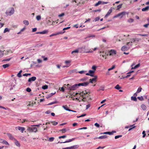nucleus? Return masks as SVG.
Segmentation results:
<instances>
[{
	"label": "nucleus",
	"instance_id": "58836bf2",
	"mask_svg": "<svg viewBox=\"0 0 149 149\" xmlns=\"http://www.w3.org/2000/svg\"><path fill=\"white\" fill-rule=\"evenodd\" d=\"M128 22L130 23L134 21V19L132 18H130L127 20Z\"/></svg>",
	"mask_w": 149,
	"mask_h": 149
},
{
	"label": "nucleus",
	"instance_id": "b1692460",
	"mask_svg": "<svg viewBox=\"0 0 149 149\" xmlns=\"http://www.w3.org/2000/svg\"><path fill=\"white\" fill-rule=\"evenodd\" d=\"M149 9V6H147L145 8L142 9V10L143 11H146L148 10Z\"/></svg>",
	"mask_w": 149,
	"mask_h": 149
},
{
	"label": "nucleus",
	"instance_id": "473e14b6",
	"mask_svg": "<svg viewBox=\"0 0 149 149\" xmlns=\"http://www.w3.org/2000/svg\"><path fill=\"white\" fill-rule=\"evenodd\" d=\"M122 5H123V4H120V5L118 6H117V8L116 10H118L119 9H120V8H121L122 7Z\"/></svg>",
	"mask_w": 149,
	"mask_h": 149
},
{
	"label": "nucleus",
	"instance_id": "09e8293b",
	"mask_svg": "<svg viewBox=\"0 0 149 149\" xmlns=\"http://www.w3.org/2000/svg\"><path fill=\"white\" fill-rule=\"evenodd\" d=\"M66 137V136L65 135H64L62 136H61L58 137L59 139H61V138H64Z\"/></svg>",
	"mask_w": 149,
	"mask_h": 149
},
{
	"label": "nucleus",
	"instance_id": "4be33fe9",
	"mask_svg": "<svg viewBox=\"0 0 149 149\" xmlns=\"http://www.w3.org/2000/svg\"><path fill=\"white\" fill-rule=\"evenodd\" d=\"M47 33V31H44L42 32H36V34H45Z\"/></svg>",
	"mask_w": 149,
	"mask_h": 149
},
{
	"label": "nucleus",
	"instance_id": "dca6fc26",
	"mask_svg": "<svg viewBox=\"0 0 149 149\" xmlns=\"http://www.w3.org/2000/svg\"><path fill=\"white\" fill-rule=\"evenodd\" d=\"M112 8H111L109 10L107 14L105 15V17H107L112 12Z\"/></svg>",
	"mask_w": 149,
	"mask_h": 149
},
{
	"label": "nucleus",
	"instance_id": "2eb2a0df",
	"mask_svg": "<svg viewBox=\"0 0 149 149\" xmlns=\"http://www.w3.org/2000/svg\"><path fill=\"white\" fill-rule=\"evenodd\" d=\"M36 79V77H33L29 78L28 80L29 82H31V81H34Z\"/></svg>",
	"mask_w": 149,
	"mask_h": 149
},
{
	"label": "nucleus",
	"instance_id": "c756f323",
	"mask_svg": "<svg viewBox=\"0 0 149 149\" xmlns=\"http://www.w3.org/2000/svg\"><path fill=\"white\" fill-rule=\"evenodd\" d=\"M10 29H9L8 28H6L4 31L3 33H5L6 32H10Z\"/></svg>",
	"mask_w": 149,
	"mask_h": 149
},
{
	"label": "nucleus",
	"instance_id": "5fc2aeb1",
	"mask_svg": "<svg viewBox=\"0 0 149 149\" xmlns=\"http://www.w3.org/2000/svg\"><path fill=\"white\" fill-rule=\"evenodd\" d=\"M26 91L28 92H30L31 91V89L29 88H27L26 89Z\"/></svg>",
	"mask_w": 149,
	"mask_h": 149
},
{
	"label": "nucleus",
	"instance_id": "ea45409f",
	"mask_svg": "<svg viewBox=\"0 0 149 149\" xmlns=\"http://www.w3.org/2000/svg\"><path fill=\"white\" fill-rule=\"evenodd\" d=\"M102 3V2L100 1H99L97 3H96L95 4V6H97L98 5H99V4H100Z\"/></svg>",
	"mask_w": 149,
	"mask_h": 149
},
{
	"label": "nucleus",
	"instance_id": "6ab92c4d",
	"mask_svg": "<svg viewBox=\"0 0 149 149\" xmlns=\"http://www.w3.org/2000/svg\"><path fill=\"white\" fill-rule=\"evenodd\" d=\"M133 72H134V71H130L127 73L128 74L126 76L124 77L123 78H127L128 77L130 76V74Z\"/></svg>",
	"mask_w": 149,
	"mask_h": 149
},
{
	"label": "nucleus",
	"instance_id": "4468645a",
	"mask_svg": "<svg viewBox=\"0 0 149 149\" xmlns=\"http://www.w3.org/2000/svg\"><path fill=\"white\" fill-rule=\"evenodd\" d=\"M129 48L130 47H126L125 46H124L122 47L121 50L123 51H127Z\"/></svg>",
	"mask_w": 149,
	"mask_h": 149
},
{
	"label": "nucleus",
	"instance_id": "6e6552de",
	"mask_svg": "<svg viewBox=\"0 0 149 149\" xmlns=\"http://www.w3.org/2000/svg\"><path fill=\"white\" fill-rule=\"evenodd\" d=\"M100 56H102L103 58H104L105 59L106 58V57L108 55L107 54H106V53L104 52H100Z\"/></svg>",
	"mask_w": 149,
	"mask_h": 149
},
{
	"label": "nucleus",
	"instance_id": "1a4fd4ad",
	"mask_svg": "<svg viewBox=\"0 0 149 149\" xmlns=\"http://www.w3.org/2000/svg\"><path fill=\"white\" fill-rule=\"evenodd\" d=\"M89 82H85L83 83H79L77 84L78 87L80 86H86L89 84Z\"/></svg>",
	"mask_w": 149,
	"mask_h": 149
},
{
	"label": "nucleus",
	"instance_id": "c03bdc74",
	"mask_svg": "<svg viewBox=\"0 0 149 149\" xmlns=\"http://www.w3.org/2000/svg\"><path fill=\"white\" fill-rule=\"evenodd\" d=\"M52 123V124L54 125H56L58 124V122H56L55 121H53L50 122Z\"/></svg>",
	"mask_w": 149,
	"mask_h": 149
},
{
	"label": "nucleus",
	"instance_id": "f03ea898",
	"mask_svg": "<svg viewBox=\"0 0 149 149\" xmlns=\"http://www.w3.org/2000/svg\"><path fill=\"white\" fill-rule=\"evenodd\" d=\"M64 86L65 88L70 91L74 90H76L78 88V86L77 84H76L73 85L71 86L69 84H68L67 85L65 84Z\"/></svg>",
	"mask_w": 149,
	"mask_h": 149
},
{
	"label": "nucleus",
	"instance_id": "3c124183",
	"mask_svg": "<svg viewBox=\"0 0 149 149\" xmlns=\"http://www.w3.org/2000/svg\"><path fill=\"white\" fill-rule=\"evenodd\" d=\"M142 134H143V137L144 138L146 136V134L145 133V132L144 131H143L142 132Z\"/></svg>",
	"mask_w": 149,
	"mask_h": 149
},
{
	"label": "nucleus",
	"instance_id": "9d476101",
	"mask_svg": "<svg viewBox=\"0 0 149 149\" xmlns=\"http://www.w3.org/2000/svg\"><path fill=\"white\" fill-rule=\"evenodd\" d=\"M95 72V71L90 70L89 71L88 73H87L86 74V75H87L90 76L91 77L94 76L93 74Z\"/></svg>",
	"mask_w": 149,
	"mask_h": 149
},
{
	"label": "nucleus",
	"instance_id": "864d4df0",
	"mask_svg": "<svg viewBox=\"0 0 149 149\" xmlns=\"http://www.w3.org/2000/svg\"><path fill=\"white\" fill-rule=\"evenodd\" d=\"M136 126H134V125L131 128H130L129 130H128V131H130L131 130H132V129H134V128L136 127Z\"/></svg>",
	"mask_w": 149,
	"mask_h": 149
},
{
	"label": "nucleus",
	"instance_id": "8fccbe9b",
	"mask_svg": "<svg viewBox=\"0 0 149 149\" xmlns=\"http://www.w3.org/2000/svg\"><path fill=\"white\" fill-rule=\"evenodd\" d=\"M96 68L97 67L95 65H93L92 67V69L94 70V71L96 70Z\"/></svg>",
	"mask_w": 149,
	"mask_h": 149
},
{
	"label": "nucleus",
	"instance_id": "c9c22d12",
	"mask_svg": "<svg viewBox=\"0 0 149 149\" xmlns=\"http://www.w3.org/2000/svg\"><path fill=\"white\" fill-rule=\"evenodd\" d=\"M140 66V64L139 63L135 65L134 67H132V69H136L138 68Z\"/></svg>",
	"mask_w": 149,
	"mask_h": 149
},
{
	"label": "nucleus",
	"instance_id": "f3484780",
	"mask_svg": "<svg viewBox=\"0 0 149 149\" xmlns=\"http://www.w3.org/2000/svg\"><path fill=\"white\" fill-rule=\"evenodd\" d=\"M75 139V138H72V139H69V140H68V141H66L64 142H58L59 143H68V142H71V141H73L74 139Z\"/></svg>",
	"mask_w": 149,
	"mask_h": 149
},
{
	"label": "nucleus",
	"instance_id": "0e129e2a",
	"mask_svg": "<svg viewBox=\"0 0 149 149\" xmlns=\"http://www.w3.org/2000/svg\"><path fill=\"white\" fill-rule=\"evenodd\" d=\"M61 33H62V32H59V33H54V36H56L58 35L59 34H61Z\"/></svg>",
	"mask_w": 149,
	"mask_h": 149
},
{
	"label": "nucleus",
	"instance_id": "39448f33",
	"mask_svg": "<svg viewBox=\"0 0 149 149\" xmlns=\"http://www.w3.org/2000/svg\"><path fill=\"white\" fill-rule=\"evenodd\" d=\"M27 130L30 132H36L37 131V128L36 127L31 126L28 128Z\"/></svg>",
	"mask_w": 149,
	"mask_h": 149
},
{
	"label": "nucleus",
	"instance_id": "a878e982",
	"mask_svg": "<svg viewBox=\"0 0 149 149\" xmlns=\"http://www.w3.org/2000/svg\"><path fill=\"white\" fill-rule=\"evenodd\" d=\"M62 107L66 110L68 111H71V110L70 109H69L67 108V107H66L65 106L63 105L62 106Z\"/></svg>",
	"mask_w": 149,
	"mask_h": 149
},
{
	"label": "nucleus",
	"instance_id": "603ef678",
	"mask_svg": "<svg viewBox=\"0 0 149 149\" xmlns=\"http://www.w3.org/2000/svg\"><path fill=\"white\" fill-rule=\"evenodd\" d=\"M52 96V95L50 93L47 95V96L46 97V98L47 99H48V98Z\"/></svg>",
	"mask_w": 149,
	"mask_h": 149
},
{
	"label": "nucleus",
	"instance_id": "79ce46f5",
	"mask_svg": "<svg viewBox=\"0 0 149 149\" xmlns=\"http://www.w3.org/2000/svg\"><path fill=\"white\" fill-rule=\"evenodd\" d=\"M60 131H61L62 133H65L66 131L65 129H63L62 130H60Z\"/></svg>",
	"mask_w": 149,
	"mask_h": 149
},
{
	"label": "nucleus",
	"instance_id": "69168bd1",
	"mask_svg": "<svg viewBox=\"0 0 149 149\" xmlns=\"http://www.w3.org/2000/svg\"><path fill=\"white\" fill-rule=\"evenodd\" d=\"M78 72L80 74H82L85 73V72L84 71H81Z\"/></svg>",
	"mask_w": 149,
	"mask_h": 149
},
{
	"label": "nucleus",
	"instance_id": "bb28decb",
	"mask_svg": "<svg viewBox=\"0 0 149 149\" xmlns=\"http://www.w3.org/2000/svg\"><path fill=\"white\" fill-rule=\"evenodd\" d=\"M10 65V64H4L3 65V67L4 68H6L8 67Z\"/></svg>",
	"mask_w": 149,
	"mask_h": 149
},
{
	"label": "nucleus",
	"instance_id": "774afa93",
	"mask_svg": "<svg viewBox=\"0 0 149 149\" xmlns=\"http://www.w3.org/2000/svg\"><path fill=\"white\" fill-rule=\"evenodd\" d=\"M37 61L38 63H41L42 62V61L41 60H40L39 59H38V60H37Z\"/></svg>",
	"mask_w": 149,
	"mask_h": 149
},
{
	"label": "nucleus",
	"instance_id": "13d9d810",
	"mask_svg": "<svg viewBox=\"0 0 149 149\" xmlns=\"http://www.w3.org/2000/svg\"><path fill=\"white\" fill-rule=\"evenodd\" d=\"M71 61L70 60H68V61H65V63L66 64H68V63H69L71 62Z\"/></svg>",
	"mask_w": 149,
	"mask_h": 149
},
{
	"label": "nucleus",
	"instance_id": "bf43d9fd",
	"mask_svg": "<svg viewBox=\"0 0 149 149\" xmlns=\"http://www.w3.org/2000/svg\"><path fill=\"white\" fill-rule=\"evenodd\" d=\"M10 59H11V58H7V59L3 60V61H10Z\"/></svg>",
	"mask_w": 149,
	"mask_h": 149
},
{
	"label": "nucleus",
	"instance_id": "72a5a7b5",
	"mask_svg": "<svg viewBox=\"0 0 149 149\" xmlns=\"http://www.w3.org/2000/svg\"><path fill=\"white\" fill-rule=\"evenodd\" d=\"M137 98L140 101H143L144 100V98L142 96L138 97Z\"/></svg>",
	"mask_w": 149,
	"mask_h": 149
},
{
	"label": "nucleus",
	"instance_id": "9b49d317",
	"mask_svg": "<svg viewBox=\"0 0 149 149\" xmlns=\"http://www.w3.org/2000/svg\"><path fill=\"white\" fill-rule=\"evenodd\" d=\"M109 55H113L116 54V52L115 50H111L109 52Z\"/></svg>",
	"mask_w": 149,
	"mask_h": 149
},
{
	"label": "nucleus",
	"instance_id": "aec40b11",
	"mask_svg": "<svg viewBox=\"0 0 149 149\" xmlns=\"http://www.w3.org/2000/svg\"><path fill=\"white\" fill-rule=\"evenodd\" d=\"M74 1L76 3H79L83 4L84 3L82 0H75Z\"/></svg>",
	"mask_w": 149,
	"mask_h": 149
},
{
	"label": "nucleus",
	"instance_id": "4c0bfd02",
	"mask_svg": "<svg viewBox=\"0 0 149 149\" xmlns=\"http://www.w3.org/2000/svg\"><path fill=\"white\" fill-rule=\"evenodd\" d=\"M36 19L38 21L40 20L41 19V17L40 15H38L36 17Z\"/></svg>",
	"mask_w": 149,
	"mask_h": 149
},
{
	"label": "nucleus",
	"instance_id": "cd10ccee",
	"mask_svg": "<svg viewBox=\"0 0 149 149\" xmlns=\"http://www.w3.org/2000/svg\"><path fill=\"white\" fill-rule=\"evenodd\" d=\"M23 23L26 25H28L29 24V21L27 20H25L23 21Z\"/></svg>",
	"mask_w": 149,
	"mask_h": 149
},
{
	"label": "nucleus",
	"instance_id": "412c9836",
	"mask_svg": "<svg viewBox=\"0 0 149 149\" xmlns=\"http://www.w3.org/2000/svg\"><path fill=\"white\" fill-rule=\"evenodd\" d=\"M25 130V128L24 127L19 126V130H20L22 133H23Z\"/></svg>",
	"mask_w": 149,
	"mask_h": 149
},
{
	"label": "nucleus",
	"instance_id": "7ed1b4c3",
	"mask_svg": "<svg viewBox=\"0 0 149 149\" xmlns=\"http://www.w3.org/2000/svg\"><path fill=\"white\" fill-rule=\"evenodd\" d=\"M79 49L80 50V53H91L93 52L92 50L90 49L89 50H88L86 48L85 46L84 45L82 47L79 48Z\"/></svg>",
	"mask_w": 149,
	"mask_h": 149
},
{
	"label": "nucleus",
	"instance_id": "49530a36",
	"mask_svg": "<svg viewBox=\"0 0 149 149\" xmlns=\"http://www.w3.org/2000/svg\"><path fill=\"white\" fill-rule=\"evenodd\" d=\"M48 86L47 85H45L42 86V88L44 89H47Z\"/></svg>",
	"mask_w": 149,
	"mask_h": 149
},
{
	"label": "nucleus",
	"instance_id": "de8ad7c7",
	"mask_svg": "<svg viewBox=\"0 0 149 149\" xmlns=\"http://www.w3.org/2000/svg\"><path fill=\"white\" fill-rule=\"evenodd\" d=\"M115 68V66L113 65L111 68H109L108 69V71H110L111 70H113Z\"/></svg>",
	"mask_w": 149,
	"mask_h": 149
},
{
	"label": "nucleus",
	"instance_id": "5701e85b",
	"mask_svg": "<svg viewBox=\"0 0 149 149\" xmlns=\"http://www.w3.org/2000/svg\"><path fill=\"white\" fill-rule=\"evenodd\" d=\"M141 107L143 110H146V106L144 104H142L141 105Z\"/></svg>",
	"mask_w": 149,
	"mask_h": 149
},
{
	"label": "nucleus",
	"instance_id": "e2e57ef3",
	"mask_svg": "<svg viewBox=\"0 0 149 149\" xmlns=\"http://www.w3.org/2000/svg\"><path fill=\"white\" fill-rule=\"evenodd\" d=\"M12 27L14 28H16L17 27L18 25H13L12 26Z\"/></svg>",
	"mask_w": 149,
	"mask_h": 149
},
{
	"label": "nucleus",
	"instance_id": "4d7b16f0",
	"mask_svg": "<svg viewBox=\"0 0 149 149\" xmlns=\"http://www.w3.org/2000/svg\"><path fill=\"white\" fill-rule=\"evenodd\" d=\"M94 125L95 126L97 127H100V125L97 123H95L94 124Z\"/></svg>",
	"mask_w": 149,
	"mask_h": 149
},
{
	"label": "nucleus",
	"instance_id": "ddd939ff",
	"mask_svg": "<svg viewBox=\"0 0 149 149\" xmlns=\"http://www.w3.org/2000/svg\"><path fill=\"white\" fill-rule=\"evenodd\" d=\"M97 78V76H95L94 78L90 79V82L93 83V81L96 82V79Z\"/></svg>",
	"mask_w": 149,
	"mask_h": 149
},
{
	"label": "nucleus",
	"instance_id": "6e6d98bb",
	"mask_svg": "<svg viewBox=\"0 0 149 149\" xmlns=\"http://www.w3.org/2000/svg\"><path fill=\"white\" fill-rule=\"evenodd\" d=\"M134 125V124L133 125H130V126H126L125 127V128H128L130 127H132Z\"/></svg>",
	"mask_w": 149,
	"mask_h": 149
},
{
	"label": "nucleus",
	"instance_id": "37998d69",
	"mask_svg": "<svg viewBox=\"0 0 149 149\" xmlns=\"http://www.w3.org/2000/svg\"><path fill=\"white\" fill-rule=\"evenodd\" d=\"M3 52L0 50V58L2 57L3 56Z\"/></svg>",
	"mask_w": 149,
	"mask_h": 149
},
{
	"label": "nucleus",
	"instance_id": "7c9ffc66",
	"mask_svg": "<svg viewBox=\"0 0 149 149\" xmlns=\"http://www.w3.org/2000/svg\"><path fill=\"white\" fill-rule=\"evenodd\" d=\"M115 88L118 90H119L121 88V87L118 84H117L115 87Z\"/></svg>",
	"mask_w": 149,
	"mask_h": 149
},
{
	"label": "nucleus",
	"instance_id": "338daca9",
	"mask_svg": "<svg viewBox=\"0 0 149 149\" xmlns=\"http://www.w3.org/2000/svg\"><path fill=\"white\" fill-rule=\"evenodd\" d=\"M64 15V13H62L61 14H60V15H58V16L59 17H62Z\"/></svg>",
	"mask_w": 149,
	"mask_h": 149
},
{
	"label": "nucleus",
	"instance_id": "0eeeda50",
	"mask_svg": "<svg viewBox=\"0 0 149 149\" xmlns=\"http://www.w3.org/2000/svg\"><path fill=\"white\" fill-rule=\"evenodd\" d=\"M79 147L78 145H74L71 147H68L65 148H63L62 149H75L78 148Z\"/></svg>",
	"mask_w": 149,
	"mask_h": 149
},
{
	"label": "nucleus",
	"instance_id": "f257e3e1",
	"mask_svg": "<svg viewBox=\"0 0 149 149\" xmlns=\"http://www.w3.org/2000/svg\"><path fill=\"white\" fill-rule=\"evenodd\" d=\"M90 94V93L87 92L86 91H78V93H76L75 95H77V97L75 99L79 102L81 101L84 102L91 100Z\"/></svg>",
	"mask_w": 149,
	"mask_h": 149
},
{
	"label": "nucleus",
	"instance_id": "a211bd4d",
	"mask_svg": "<svg viewBox=\"0 0 149 149\" xmlns=\"http://www.w3.org/2000/svg\"><path fill=\"white\" fill-rule=\"evenodd\" d=\"M107 135H104L101 136H99L96 139H104L107 138Z\"/></svg>",
	"mask_w": 149,
	"mask_h": 149
},
{
	"label": "nucleus",
	"instance_id": "c85d7f7f",
	"mask_svg": "<svg viewBox=\"0 0 149 149\" xmlns=\"http://www.w3.org/2000/svg\"><path fill=\"white\" fill-rule=\"evenodd\" d=\"M131 99L132 100H133L134 101H136L137 100V98H136V97H133L132 96L131 97Z\"/></svg>",
	"mask_w": 149,
	"mask_h": 149
},
{
	"label": "nucleus",
	"instance_id": "680f3d73",
	"mask_svg": "<svg viewBox=\"0 0 149 149\" xmlns=\"http://www.w3.org/2000/svg\"><path fill=\"white\" fill-rule=\"evenodd\" d=\"M90 107V104H89L86 105V109H88Z\"/></svg>",
	"mask_w": 149,
	"mask_h": 149
},
{
	"label": "nucleus",
	"instance_id": "20e7f679",
	"mask_svg": "<svg viewBox=\"0 0 149 149\" xmlns=\"http://www.w3.org/2000/svg\"><path fill=\"white\" fill-rule=\"evenodd\" d=\"M10 11L7 10L6 11V14L7 15H11L14 13L15 10L13 8H10Z\"/></svg>",
	"mask_w": 149,
	"mask_h": 149
},
{
	"label": "nucleus",
	"instance_id": "f8f14e48",
	"mask_svg": "<svg viewBox=\"0 0 149 149\" xmlns=\"http://www.w3.org/2000/svg\"><path fill=\"white\" fill-rule=\"evenodd\" d=\"M7 135L10 139L12 140H16V139L14 138L11 134L8 133H7Z\"/></svg>",
	"mask_w": 149,
	"mask_h": 149
},
{
	"label": "nucleus",
	"instance_id": "e433bc0d",
	"mask_svg": "<svg viewBox=\"0 0 149 149\" xmlns=\"http://www.w3.org/2000/svg\"><path fill=\"white\" fill-rule=\"evenodd\" d=\"M54 139V138L53 137H51L49 138V141L50 142L52 141Z\"/></svg>",
	"mask_w": 149,
	"mask_h": 149
},
{
	"label": "nucleus",
	"instance_id": "393cba45",
	"mask_svg": "<svg viewBox=\"0 0 149 149\" xmlns=\"http://www.w3.org/2000/svg\"><path fill=\"white\" fill-rule=\"evenodd\" d=\"M80 50H79V49H76L72 52L71 54H73L74 53H78L79 52H80Z\"/></svg>",
	"mask_w": 149,
	"mask_h": 149
},
{
	"label": "nucleus",
	"instance_id": "f704fd0d",
	"mask_svg": "<svg viewBox=\"0 0 149 149\" xmlns=\"http://www.w3.org/2000/svg\"><path fill=\"white\" fill-rule=\"evenodd\" d=\"M3 143L5 144L6 145H9V144L8 143L6 140H4L3 141Z\"/></svg>",
	"mask_w": 149,
	"mask_h": 149
},
{
	"label": "nucleus",
	"instance_id": "a18cd8bd",
	"mask_svg": "<svg viewBox=\"0 0 149 149\" xmlns=\"http://www.w3.org/2000/svg\"><path fill=\"white\" fill-rule=\"evenodd\" d=\"M122 136V135H119L116 136L115 137V139H116L119 138L121 137Z\"/></svg>",
	"mask_w": 149,
	"mask_h": 149
},
{
	"label": "nucleus",
	"instance_id": "a19ab883",
	"mask_svg": "<svg viewBox=\"0 0 149 149\" xmlns=\"http://www.w3.org/2000/svg\"><path fill=\"white\" fill-rule=\"evenodd\" d=\"M115 131H112V132H108V134L109 135H111L113 134V133H115Z\"/></svg>",
	"mask_w": 149,
	"mask_h": 149
},
{
	"label": "nucleus",
	"instance_id": "423d86ee",
	"mask_svg": "<svg viewBox=\"0 0 149 149\" xmlns=\"http://www.w3.org/2000/svg\"><path fill=\"white\" fill-rule=\"evenodd\" d=\"M126 13H127V14H128V13H126L125 12H122L118 14L117 15L114 16V17L116 18L118 17L119 16H120V18H122L123 17V16L125 15Z\"/></svg>",
	"mask_w": 149,
	"mask_h": 149
},
{
	"label": "nucleus",
	"instance_id": "052dcab7",
	"mask_svg": "<svg viewBox=\"0 0 149 149\" xmlns=\"http://www.w3.org/2000/svg\"><path fill=\"white\" fill-rule=\"evenodd\" d=\"M100 19V18L98 17H97L95 18V22H96L97 21H98Z\"/></svg>",
	"mask_w": 149,
	"mask_h": 149
},
{
	"label": "nucleus",
	"instance_id": "2f4dec72",
	"mask_svg": "<svg viewBox=\"0 0 149 149\" xmlns=\"http://www.w3.org/2000/svg\"><path fill=\"white\" fill-rule=\"evenodd\" d=\"M142 89V88L141 87V86L139 87L138 88L137 91V93H140V92H141V91Z\"/></svg>",
	"mask_w": 149,
	"mask_h": 149
}]
</instances>
